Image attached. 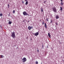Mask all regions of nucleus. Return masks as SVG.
Returning a JSON list of instances; mask_svg holds the SVG:
<instances>
[{
    "mask_svg": "<svg viewBox=\"0 0 64 64\" xmlns=\"http://www.w3.org/2000/svg\"><path fill=\"white\" fill-rule=\"evenodd\" d=\"M12 35L11 36L14 39H15V38L16 37L15 36V32H13L11 33Z\"/></svg>",
    "mask_w": 64,
    "mask_h": 64,
    "instance_id": "obj_1",
    "label": "nucleus"
},
{
    "mask_svg": "<svg viewBox=\"0 0 64 64\" xmlns=\"http://www.w3.org/2000/svg\"><path fill=\"white\" fill-rule=\"evenodd\" d=\"M52 9L54 12H55V13H56L57 12V10H56V8L55 7H53L52 8Z\"/></svg>",
    "mask_w": 64,
    "mask_h": 64,
    "instance_id": "obj_2",
    "label": "nucleus"
},
{
    "mask_svg": "<svg viewBox=\"0 0 64 64\" xmlns=\"http://www.w3.org/2000/svg\"><path fill=\"white\" fill-rule=\"evenodd\" d=\"M22 62L24 63L25 62H26L27 61V59L25 58H24L23 59H22Z\"/></svg>",
    "mask_w": 64,
    "mask_h": 64,
    "instance_id": "obj_3",
    "label": "nucleus"
},
{
    "mask_svg": "<svg viewBox=\"0 0 64 64\" xmlns=\"http://www.w3.org/2000/svg\"><path fill=\"white\" fill-rule=\"evenodd\" d=\"M26 12L25 11L23 13V14L24 15V16H25V15H26Z\"/></svg>",
    "mask_w": 64,
    "mask_h": 64,
    "instance_id": "obj_4",
    "label": "nucleus"
},
{
    "mask_svg": "<svg viewBox=\"0 0 64 64\" xmlns=\"http://www.w3.org/2000/svg\"><path fill=\"white\" fill-rule=\"evenodd\" d=\"M39 35V33L37 32L36 33L34 34L35 36H37Z\"/></svg>",
    "mask_w": 64,
    "mask_h": 64,
    "instance_id": "obj_5",
    "label": "nucleus"
},
{
    "mask_svg": "<svg viewBox=\"0 0 64 64\" xmlns=\"http://www.w3.org/2000/svg\"><path fill=\"white\" fill-rule=\"evenodd\" d=\"M0 58H3L4 57V56H3V55H1L0 56Z\"/></svg>",
    "mask_w": 64,
    "mask_h": 64,
    "instance_id": "obj_6",
    "label": "nucleus"
},
{
    "mask_svg": "<svg viewBox=\"0 0 64 64\" xmlns=\"http://www.w3.org/2000/svg\"><path fill=\"white\" fill-rule=\"evenodd\" d=\"M44 26L46 28H47V25H46V23H44Z\"/></svg>",
    "mask_w": 64,
    "mask_h": 64,
    "instance_id": "obj_7",
    "label": "nucleus"
},
{
    "mask_svg": "<svg viewBox=\"0 0 64 64\" xmlns=\"http://www.w3.org/2000/svg\"><path fill=\"white\" fill-rule=\"evenodd\" d=\"M56 19H58L59 18L58 16H56Z\"/></svg>",
    "mask_w": 64,
    "mask_h": 64,
    "instance_id": "obj_8",
    "label": "nucleus"
},
{
    "mask_svg": "<svg viewBox=\"0 0 64 64\" xmlns=\"http://www.w3.org/2000/svg\"><path fill=\"white\" fill-rule=\"evenodd\" d=\"M48 35L49 37H51V36L50 35V33H48Z\"/></svg>",
    "mask_w": 64,
    "mask_h": 64,
    "instance_id": "obj_9",
    "label": "nucleus"
},
{
    "mask_svg": "<svg viewBox=\"0 0 64 64\" xmlns=\"http://www.w3.org/2000/svg\"><path fill=\"white\" fill-rule=\"evenodd\" d=\"M28 29H29V30H31V27H30V26H29L28 27Z\"/></svg>",
    "mask_w": 64,
    "mask_h": 64,
    "instance_id": "obj_10",
    "label": "nucleus"
},
{
    "mask_svg": "<svg viewBox=\"0 0 64 64\" xmlns=\"http://www.w3.org/2000/svg\"><path fill=\"white\" fill-rule=\"evenodd\" d=\"M28 4V1H27L26 2L25 5H27Z\"/></svg>",
    "mask_w": 64,
    "mask_h": 64,
    "instance_id": "obj_11",
    "label": "nucleus"
},
{
    "mask_svg": "<svg viewBox=\"0 0 64 64\" xmlns=\"http://www.w3.org/2000/svg\"><path fill=\"white\" fill-rule=\"evenodd\" d=\"M41 12H43V8H41Z\"/></svg>",
    "mask_w": 64,
    "mask_h": 64,
    "instance_id": "obj_12",
    "label": "nucleus"
},
{
    "mask_svg": "<svg viewBox=\"0 0 64 64\" xmlns=\"http://www.w3.org/2000/svg\"><path fill=\"white\" fill-rule=\"evenodd\" d=\"M60 10L61 11H62V10H63L62 8V7H60Z\"/></svg>",
    "mask_w": 64,
    "mask_h": 64,
    "instance_id": "obj_13",
    "label": "nucleus"
},
{
    "mask_svg": "<svg viewBox=\"0 0 64 64\" xmlns=\"http://www.w3.org/2000/svg\"><path fill=\"white\" fill-rule=\"evenodd\" d=\"M9 24H11L12 23V22L11 21L9 22H8Z\"/></svg>",
    "mask_w": 64,
    "mask_h": 64,
    "instance_id": "obj_14",
    "label": "nucleus"
},
{
    "mask_svg": "<svg viewBox=\"0 0 64 64\" xmlns=\"http://www.w3.org/2000/svg\"><path fill=\"white\" fill-rule=\"evenodd\" d=\"M60 4L61 5L63 6V3H62V2L60 3Z\"/></svg>",
    "mask_w": 64,
    "mask_h": 64,
    "instance_id": "obj_15",
    "label": "nucleus"
},
{
    "mask_svg": "<svg viewBox=\"0 0 64 64\" xmlns=\"http://www.w3.org/2000/svg\"><path fill=\"white\" fill-rule=\"evenodd\" d=\"M52 21H53V20H50V23H52Z\"/></svg>",
    "mask_w": 64,
    "mask_h": 64,
    "instance_id": "obj_16",
    "label": "nucleus"
},
{
    "mask_svg": "<svg viewBox=\"0 0 64 64\" xmlns=\"http://www.w3.org/2000/svg\"><path fill=\"white\" fill-rule=\"evenodd\" d=\"M36 64H38V61H36Z\"/></svg>",
    "mask_w": 64,
    "mask_h": 64,
    "instance_id": "obj_17",
    "label": "nucleus"
},
{
    "mask_svg": "<svg viewBox=\"0 0 64 64\" xmlns=\"http://www.w3.org/2000/svg\"><path fill=\"white\" fill-rule=\"evenodd\" d=\"M2 15L3 14H0V16H2Z\"/></svg>",
    "mask_w": 64,
    "mask_h": 64,
    "instance_id": "obj_18",
    "label": "nucleus"
},
{
    "mask_svg": "<svg viewBox=\"0 0 64 64\" xmlns=\"http://www.w3.org/2000/svg\"><path fill=\"white\" fill-rule=\"evenodd\" d=\"M26 15H28V16H29V14H28L27 13H26Z\"/></svg>",
    "mask_w": 64,
    "mask_h": 64,
    "instance_id": "obj_19",
    "label": "nucleus"
},
{
    "mask_svg": "<svg viewBox=\"0 0 64 64\" xmlns=\"http://www.w3.org/2000/svg\"><path fill=\"white\" fill-rule=\"evenodd\" d=\"M15 10H14L13 12V13H14H14H15Z\"/></svg>",
    "mask_w": 64,
    "mask_h": 64,
    "instance_id": "obj_20",
    "label": "nucleus"
},
{
    "mask_svg": "<svg viewBox=\"0 0 64 64\" xmlns=\"http://www.w3.org/2000/svg\"><path fill=\"white\" fill-rule=\"evenodd\" d=\"M42 25H44V22H43V21H42Z\"/></svg>",
    "mask_w": 64,
    "mask_h": 64,
    "instance_id": "obj_21",
    "label": "nucleus"
},
{
    "mask_svg": "<svg viewBox=\"0 0 64 64\" xmlns=\"http://www.w3.org/2000/svg\"><path fill=\"white\" fill-rule=\"evenodd\" d=\"M22 4H24V2L23 1H22Z\"/></svg>",
    "mask_w": 64,
    "mask_h": 64,
    "instance_id": "obj_22",
    "label": "nucleus"
},
{
    "mask_svg": "<svg viewBox=\"0 0 64 64\" xmlns=\"http://www.w3.org/2000/svg\"><path fill=\"white\" fill-rule=\"evenodd\" d=\"M46 20L47 21H48V19L47 18L46 19Z\"/></svg>",
    "mask_w": 64,
    "mask_h": 64,
    "instance_id": "obj_23",
    "label": "nucleus"
},
{
    "mask_svg": "<svg viewBox=\"0 0 64 64\" xmlns=\"http://www.w3.org/2000/svg\"><path fill=\"white\" fill-rule=\"evenodd\" d=\"M46 1H45L44 2V4H46Z\"/></svg>",
    "mask_w": 64,
    "mask_h": 64,
    "instance_id": "obj_24",
    "label": "nucleus"
},
{
    "mask_svg": "<svg viewBox=\"0 0 64 64\" xmlns=\"http://www.w3.org/2000/svg\"><path fill=\"white\" fill-rule=\"evenodd\" d=\"M8 8H9V4H8Z\"/></svg>",
    "mask_w": 64,
    "mask_h": 64,
    "instance_id": "obj_25",
    "label": "nucleus"
},
{
    "mask_svg": "<svg viewBox=\"0 0 64 64\" xmlns=\"http://www.w3.org/2000/svg\"><path fill=\"white\" fill-rule=\"evenodd\" d=\"M55 24L56 25H58V24H57V23L56 22V23Z\"/></svg>",
    "mask_w": 64,
    "mask_h": 64,
    "instance_id": "obj_26",
    "label": "nucleus"
},
{
    "mask_svg": "<svg viewBox=\"0 0 64 64\" xmlns=\"http://www.w3.org/2000/svg\"><path fill=\"white\" fill-rule=\"evenodd\" d=\"M27 1V0H25L24 1V2H26V1Z\"/></svg>",
    "mask_w": 64,
    "mask_h": 64,
    "instance_id": "obj_27",
    "label": "nucleus"
},
{
    "mask_svg": "<svg viewBox=\"0 0 64 64\" xmlns=\"http://www.w3.org/2000/svg\"><path fill=\"white\" fill-rule=\"evenodd\" d=\"M31 28H32V29H33V27H31Z\"/></svg>",
    "mask_w": 64,
    "mask_h": 64,
    "instance_id": "obj_28",
    "label": "nucleus"
},
{
    "mask_svg": "<svg viewBox=\"0 0 64 64\" xmlns=\"http://www.w3.org/2000/svg\"><path fill=\"white\" fill-rule=\"evenodd\" d=\"M37 52H39V50H37Z\"/></svg>",
    "mask_w": 64,
    "mask_h": 64,
    "instance_id": "obj_29",
    "label": "nucleus"
},
{
    "mask_svg": "<svg viewBox=\"0 0 64 64\" xmlns=\"http://www.w3.org/2000/svg\"><path fill=\"white\" fill-rule=\"evenodd\" d=\"M61 1V2H62V0H60Z\"/></svg>",
    "mask_w": 64,
    "mask_h": 64,
    "instance_id": "obj_30",
    "label": "nucleus"
},
{
    "mask_svg": "<svg viewBox=\"0 0 64 64\" xmlns=\"http://www.w3.org/2000/svg\"><path fill=\"white\" fill-rule=\"evenodd\" d=\"M26 39H28V37H27V38H26Z\"/></svg>",
    "mask_w": 64,
    "mask_h": 64,
    "instance_id": "obj_31",
    "label": "nucleus"
},
{
    "mask_svg": "<svg viewBox=\"0 0 64 64\" xmlns=\"http://www.w3.org/2000/svg\"><path fill=\"white\" fill-rule=\"evenodd\" d=\"M30 40L31 41L32 40V39H31V38H30Z\"/></svg>",
    "mask_w": 64,
    "mask_h": 64,
    "instance_id": "obj_32",
    "label": "nucleus"
},
{
    "mask_svg": "<svg viewBox=\"0 0 64 64\" xmlns=\"http://www.w3.org/2000/svg\"><path fill=\"white\" fill-rule=\"evenodd\" d=\"M1 28H2V26H0Z\"/></svg>",
    "mask_w": 64,
    "mask_h": 64,
    "instance_id": "obj_33",
    "label": "nucleus"
}]
</instances>
